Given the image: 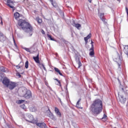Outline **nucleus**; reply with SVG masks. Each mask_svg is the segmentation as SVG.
I'll return each mask as SVG.
<instances>
[{
  "mask_svg": "<svg viewBox=\"0 0 128 128\" xmlns=\"http://www.w3.org/2000/svg\"><path fill=\"white\" fill-rule=\"evenodd\" d=\"M26 52H30V54H32V52H30V49L29 48H24Z\"/></svg>",
  "mask_w": 128,
  "mask_h": 128,
  "instance_id": "b1692460",
  "label": "nucleus"
},
{
  "mask_svg": "<svg viewBox=\"0 0 128 128\" xmlns=\"http://www.w3.org/2000/svg\"><path fill=\"white\" fill-rule=\"evenodd\" d=\"M54 80H56L58 82V84H60V81L58 78H56Z\"/></svg>",
  "mask_w": 128,
  "mask_h": 128,
  "instance_id": "58836bf2",
  "label": "nucleus"
},
{
  "mask_svg": "<svg viewBox=\"0 0 128 128\" xmlns=\"http://www.w3.org/2000/svg\"><path fill=\"white\" fill-rule=\"evenodd\" d=\"M20 107L21 108H22L23 110H26V105H24V104L20 105Z\"/></svg>",
  "mask_w": 128,
  "mask_h": 128,
  "instance_id": "cd10ccee",
  "label": "nucleus"
},
{
  "mask_svg": "<svg viewBox=\"0 0 128 128\" xmlns=\"http://www.w3.org/2000/svg\"><path fill=\"white\" fill-rule=\"evenodd\" d=\"M126 12L127 14V16H128V8L126 7Z\"/></svg>",
  "mask_w": 128,
  "mask_h": 128,
  "instance_id": "e433bc0d",
  "label": "nucleus"
},
{
  "mask_svg": "<svg viewBox=\"0 0 128 128\" xmlns=\"http://www.w3.org/2000/svg\"><path fill=\"white\" fill-rule=\"evenodd\" d=\"M7 4L8 6H10V8H14V2L11 3L10 4Z\"/></svg>",
  "mask_w": 128,
  "mask_h": 128,
  "instance_id": "bb28decb",
  "label": "nucleus"
},
{
  "mask_svg": "<svg viewBox=\"0 0 128 128\" xmlns=\"http://www.w3.org/2000/svg\"><path fill=\"white\" fill-rule=\"evenodd\" d=\"M16 76H18L19 78H21V76H22V75H20V73H18L16 74Z\"/></svg>",
  "mask_w": 128,
  "mask_h": 128,
  "instance_id": "4c0bfd02",
  "label": "nucleus"
},
{
  "mask_svg": "<svg viewBox=\"0 0 128 128\" xmlns=\"http://www.w3.org/2000/svg\"><path fill=\"white\" fill-rule=\"evenodd\" d=\"M90 110L94 116L100 114L102 112V102L100 99L94 100L90 106Z\"/></svg>",
  "mask_w": 128,
  "mask_h": 128,
  "instance_id": "f257e3e1",
  "label": "nucleus"
},
{
  "mask_svg": "<svg viewBox=\"0 0 128 128\" xmlns=\"http://www.w3.org/2000/svg\"><path fill=\"white\" fill-rule=\"evenodd\" d=\"M12 1L11 0H8L7 1L8 4H12Z\"/></svg>",
  "mask_w": 128,
  "mask_h": 128,
  "instance_id": "72a5a7b5",
  "label": "nucleus"
},
{
  "mask_svg": "<svg viewBox=\"0 0 128 128\" xmlns=\"http://www.w3.org/2000/svg\"><path fill=\"white\" fill-rule=\"evenodd\" d=\"M78 64V68H80V66H82V62H80V60L78 61V62H76Z\"/></svg>",
  "mask_w": 128,
  "mask_h": 128,
  "instance_id": "c756f323",
  "label": "nucleus"
},
{
  "mask_svg": "<svg viewBox=\"0 0 128 128\" xmlns=\"http://www.w3.org/2000/svg\"><path fill=\"white\" fill-rule=\"evenodd\" d=\"M10 82V80L6 77L4 78L3 80L2 81L3 84H4V86H6V88L8 86V84Z\"/></svg>",
  "mask_w": 128,
  "mask_h": 128,
  "instance_id": "6e6552de",
  "label": "nucleus"
},
{
  "mask_svg": "<svg viewBox=\"0 0 128 128\" xmlns=\"http://www.w3.org/2000/svg\"><path fill=\"white\" fill-rule=\"evenodd\" d=\"M2 72H6L4 66L0 67V74H2Z\"/></svg>",
  "mask_w": 128,
  "mask_h": 128,
  "instance_id": "4be33fe9",
  "label": "nucleus"
},
{
  "mask_svg": "<svg viewBox=\"0 0 128 128\" xmlns=\"http://www.w3.org/2000/svg\"><path fill=\"white\" fill-rule=\"evenodd\" d=\"M0 36H4V34L2 32H0Z\"/></svg>",
  "mask_w": 128,
  "mask_h": 128,
  "instance_id": "ea45409f",
  "label": "nucleus"
},
{
  "mask_svg": "<svg viewBox=\"0 0 128 128\" xmlns=\"http://www.w3.org/2000/svg\"><path fill=\"white\" fill-rule=\"evenodd\" d=\"M75 60H76V62H78L80 61V57H78V56H77L76 54L75 55Z\"/></svg>",
  "mask_w": 128,
  "mask_h": 128,
  "instance_id": "a878e982",
  "label": "nucleus"
},
{
  "mask_svg": "<svg viewBox=\"0 0 128 128\" xmlns=\"http://www.w3.org/2000/svg\"><path fill=\"white\" fill-rule=\"evenodd\" d=\"M43 68H44V70H46V67L44 66H43Z\"/></svg>",
  "mask_w": 128,
  "mask_h": 128,
  "instance_id": "49530a36",
  "label": "nucleus"
},
{
  "mask_svg": "<svg viewBox=\"0 0 128 128\" xmlns=\"http://www.w3.org/2000/svg\"><path fill=\"white\" fill-rule=\"evenodd\" d=\"M119 98H120V102L122 104H124V102H126V99L124 97V96H119Z\"/></svg>",
  "mask_w": 128,
  "mask_h": 128,
  "instance_id": "9b49d317",
  "label": "nucleus"
},
{
  "mask_svg": "<svg viewBox=\"0 0 128 128\" xmlns=\"http://www.w3.org/2000/svg\"><path fill=\"white\" fill-rule=\"evenodd\" d=\"M36 20H37V22L38 24H42V19H40V18H38V17L36 18Z\"/></svg>",
  "mask_w": 128,
  "mask_h": 128,
  "instance_id": "393cba45",
  "label": "nucleus"
},
{
  "mask_svg": "<svg viewBox=\"0 0 128 128\" xmlns=\"http://www.w3.org/2000/svg\"><path fill=\"white\" fill-rule=\"evenodd\" d=\"M90 50H91L90 52V56H94V45H92V48H90Z\"/></svg>",
  "mask_w": 128,
  "mask_h": 128,
  "instance_id": "f8f14e48",
  "label": "nucleus"
},
{
  "mask_svg": "<svg viewBox=\"0 0 128 128\" xmlns=\"http://www.w3.org/2000/svg\"><path fill=\"white\" fill-rule=\"evenodd\" d=\"M50 1L52 2V4L54 8H56L58 6V4H56V2H54V0H50Z\"/></svg>",
  "mask_w": 128,
  "mask_h": 128,
  "instance_id": "a211bd4d",
  "label": "nucleus"
},
{
  "mask_svg": "<svg viewBox=\"0 0 128 128\" xmlns=\"http://www.w3.org/2000/svg\"><path fill=\"white\" fill-rule=\"evenodd\" d=\"M59 86L60 88H62V84H60H60H59Z\"/></svg>",
  "mask_w": 128,
  "mask_h": 128,
  "instance_id": "c03bdc74",
  "label": "nucleus"
},
{
  "mask_svg": "<svg viewBox=\"0 0 128 128\" xmlns=\"http://www.w3.org/2000/svg\"><path fill=\"white\" fill-rule=\"evenodd\" d=\"M54 70L55 72H58V74H59L60 76H62V72H60V70L58 68H54Z\"/></svg>",
  "mask_w": 128,
  "mask_h": 128,
  "instance_id": "6ab92c4d",
  "label": "nucleus"
},
{
  "mask_svg": "<svg viewBox=\"0 0 128 128\" xmlns=\"http://www.w3.org/2000/svg\"><path fill=\"white\" fill-rule=\"evenodd\" d=\"M4 128H12V126L8 123H4Z\"/></svg>",
  "mask_w": 128,
  "mask_h": 128,
  "instance_id": "dca6fc26",
  "label": "nucleus"
},
{
  "mask_svg": "<svg viewBox=\"0 0 128 128\" xmlns=\"http://www.w3.org/2000/svg\"><path fill=\"white\" fill-rule=\"evenodd\" d=\"M42 33L43 34H44V30H42Z\"/></svg>",
  "mask_w": 128,
  "mask_h": 128,
  "instance_id": "79ce46f5",
  "label": "nucleus"
},
{
  "mask_svg": "<svg viewBox=\"0 0 128 128\" xmlns=\"http://www.w3.org/2000/svg\"><path fill=\"white\" fill-rule=\"evenodd\" d=\"M102 120H106V115L104 114V116L102 118Z\"/></svg>",
  "mask_w": 128,
  "mask_h": 128,
  "instance_id": "c9c22d12",
  "label": "nucleus"
},
{
  "mask_svg": "<svg viewBox=\"0 0 128 128\" xmlns=\"http://www.w3.org/2000/svg\"><path fill=\"white\" fill-rule=\"evenodd\" d=\"M72 24L74 26H75V28H78L81 26L80 24H78L73 23Z\"/></svg>",
  "mask_w": 128,
  "mask_h": 128,
  "instance_id": "412c9836",
  "label": "nucleus"
},
{
  "mask_svg": "<svg viewBox=\"0 0 128 128\" xmlns=\"http://www.w3.org/2000/svg\"><path fill=\"white\" fill-rule=\"evenodd\" d=\"M32 34H30V36H32Z\"/></svg>",
  "mask_w": 128,
  "mask_h": 128,
  "instance_id": "603ef678",
  "label": "nucleus"
},
{
  "mask_svg": "<svg viewBox=\"0 0 128 128\" xmlns=\"http://www.w3.org/2000/svg\"><path fill=\"white\" fill-rule=\"evenodd\" d=\"M16 66L17 68H18V69L20 68V66Z\"/></svg>",
  "mask_w": 128,
  "mask_h": 128,
  "instance_id": "37998d69",
  "label": "nucleus"
},
{
  "mask_svg": "<svg viewBox=\"0 0 128 128\" xmlns=\"http://www.w3.org/2000/svg\"><path fill=\"white\" fill-rule=\"evenodd\" d=\"M104 14L101 13L100 14V18L102 20L104 24H107V22H106V20H104Z\"/></svg>",
  "mask_w": 128,
  "mask_h": 128,
  "instance_id": "4468645a",
  "label": "nucleus"
},
{
  "mask_svg": "<svg viewBox=\"0 0 128 128\" xmlns=\"http://www.w3.org/2000/svg\"><path fill=\"white\" fill-rule=\"evenodd\" d=\"M22 94L26 100H29V98H31L32 96V92L30 90H27L26 88L22 90Z\"/></svg>",
  "mask_w": 128,
  "mask_h": 128,
  "instance_id": "7ed1b4c3",
  "label": "nucleus"
},
{
  "mask_svg": "<svg viewBox=\"0 0 128 128\" xmlns=\"http://www.w3.org/2000/svg\"><path fill=\"white\" fill-rule=\"evenodd\" d=\"M66 44H68V42H66Z\"/></svg>",
  "mask_w": 128,
  "mask_h": 128,
  "instance_id": "8fccbe9b",
  "label": "nucleus"
},
{
  "mask_svg": "<svg viewBox=\"0 0 128 128\" xmlns=\"http://www.w3.org/2000/svg\"><path fill=\"white\" fill-rule=\"evenodd\" d=\"M18 28L20 30H22L26 32H34V28L30 24L26 22V20H20L18 22Z\"/></svg>",
  "mask_w": 128,
  "mask_h": 128,
  "instance_id": "f03ea898",
  "label": "nucleus"
},
{
  "mask_svg": "<svg viewBox=\"0 0 128 128\" xmlns=\"http://www.w3.org/2000/svg\"><path fill=\"white\" fill-rule=\"evenodd\" d=\"M47 36L48 38L50 40H54V38H52V36L50 34H47Z\"/></svg>",
  "mask_w": 128,
  "mask_h": 128,
  "instance_id": "c85d7f7f",
  "label": "nucleus"
},
{
  "mask_svg": "<svg viewBox=\"0 0 128 128\" xmlns=\"http://www.w3.org/2000/svg\"><path fill=\"white\" fill-rule=\"evenodd\" d=\"M94 42L92 41L91 42V44H92V47L91 48H92V45H93V48H94Z\"/></svg>",
  "mask_w": 128,
  "mask_h": 128,
  "instance_id": "a19ab883",
  "label": "nucleus"
},
{
  "mask_svg": "<svg viewBox=\"0 0 128 128\" xmlns=\"http://www.w3.org/2000/svg\"><path fill=\"white\" fill-rule=\"evenodd\" d=\"M57 116H58L59 118H62V114L60 112V110L58 108L56 107L54 110Z\"/></svg>",
  "mask_w": 128,
  "mask_h": 128,
  "instance_id": "9d476101",
  "label": "nucleus"
},
{
  "mask_svg": "<svg viewBox=\"0 0 128 128\" xmlns=\"http://www.w3.org/2000/svg\"><path fill=\"white\" fill-rule=\"evenodd\" d=\"M81 100L82 99L80 98L76 104V106L78 108H80V102Z\"/></svg>",
  "mask_w": 128,
  "mask_h": 128,
  "instance_id": "5701e85b",
  "label": "nucleus"
},
{
  "mask_svg": "<svg viewBox=\"0 0 128 128\" xmlns=\"http://www.w3.org/2000/svg\"><path fill=\"white\" fill-rule=\"evenodd\" d=\"M91 36H92V34H89L86 37H85L84 38V40L86 44L88 42V40H89V38H90Z\"/></svg>",
  "mask_w": 128,
  "mask_h": 128,
  "instance_id": "aec40b11",
  "label": "nucleus"
},
{
  "mask_svg": "<svg viewBox=\"0 0 128 128\" xmlns=\"http://www.w3.org/2000/svg\"><path fill=\"white\" fill-rule=\"evenodd\" d=\"M124 54H127V56H128V45L124 46Z\"/></svg>",
  "mask_w": 128,
  "mask_h": 128,
  "instance_id": "2eb2a0df",
  "label": "nucleus"
},
{
  "mask_svg": "<svg viewBox=\"0 0 128 128\" xmlns=\"http://www.w3.org/2000/svg\"><path fill=\"white\" fill-rule=\"evenodd\" d=\"M25 68H28V61H26L25 63Z\"/></svg>",
  "mask_w": 128,
  "mask_h": 128,
  "instance_id": "7c9ffc66",
  "label": "nucleus"
},
{
  "mask_svg": "<svg viewBox=\"0 0 128 128\" xmlns=\"http://www.w3.org/2000/svg\"><path fill=\"white\" fill-rule=\"evenodd\" d=\"M2 112L0 111V120H2Z\"/></svg>",
  "mask_w": 128,
  "mask_h": 128,
  "instance_id": "f704fd0d",
  "label": "nucleus"
},
{
  "mask_svg": "<svg viewBox=\"0 0 128 128\" xmlns=\"http://www.w3.org/2000/svg\"><path fill=\"white\" fill-rule=\"evenodd\" d=\"M24 102V100H19L17 102V103L18 104H22V102Z\"/></svg>",
  "mask_w": 128,
  "mask_h": 128,
  "instance_id": "2f4dec72",
  "label": "nucleus"
},
{
  "mask_svg": "<svg viewBox=\"0 0 128 128\" xmlns=\"http://www.w3.org/2000/svg\"><path fill=\"white\" fill-rule=\"evenodd\" d=\"M33 59L35 60L36 64H40V58L38 57V54L37 56H34Z\"/></svg>",
  "mask_w": 128,
  "mask_h": 128,
  "instance_id": "ddd939ff",
  "label": "nucleus"
},
{
  "mask_svg": "<svg viewBox=\"0 0 128 128\" xmlns=\"http://www.w3.org/2000/svg\"><path fill=\"white\" fill-rule=\"evenodd\" d=\"M88 2H89L90 4V2H92V0H88Z\"/></svg>",
  "mask_w": 128,
  "mask_h": 128,
  "instance_id": "a18cd8bd",
  "label": "nucleus"
},
{
  "mask_svg": "<svg viewBox=\"0 0 128 128\" xmlns=\"http://www.w3.org/2000/svg\"><path fill=\"white\" fill-rule=\"evenodd\" d=\"M13 40L14 42V46H16V48H18V45L16 44V40H14V38H13Z\"/></svg>",
  "mask_w": 128,
  "mask_h": 128,
  "instance_id": "473e14b6",
  "label": "nucleus"
},
{
  "mask_svg": "<svg viewBox=\"0 0 128 128\" xmlns=\"http://www.w3.org/2000/svg\"><path fill=\"white\" fill-rule=\"evenodd\" d=\"M121 90H122V92H124V88H122Z\"/></svg>",
  "mask_w": 128,
  "mask_h": 128,
  "instance_id": "de8ad7c7",
  "label": "nucleus"
},
{
  "mask_svg": "<svg viewBox=\"0 0 128 128\" xmlns=\"http://www.w3.org/2000/svg\"><path fill=\"white\" fill-rule=\"evenodd\" d=\"M26 120L31 124H36V120H34V116L31 114H26V116L25 117Z\"/></svg>",
  "mask_w": 128,
  "mask_h": 128,
  "instance_id": "20e7f679",
  "label": "nucleus"
},
{
  "mask_svg": "<svg viewBox=\"0 0 128 128\" xmlns=\"http://www.w3.org/2000/svg\"><path fill=\"white\" fill-rule=\"evenodd\" d=\"M14 18L16 20H18V18H20V13L16 12L14 14Z\"/></svg>",
  "mask_w": 128,
  "mask_h": 128,
  "instance_id": "f3484780",
  "label": "nucleus"
},
{
  "mask_svg": "<svg viewBox=\"0 0 128 128\" xmlns=\"http://www.w3.org/2000/svg\"><path fill=\"white\" fill-rule=\"evenodd\" d=\"M46 115L47 116H48V118H50L51 120H56V118L54 116V114H52V113L50 109L46 111Z\"/></svg>",
  "mask_w": 128,
  "mask_h": 128,
  "instance_id": "39448f33",
  "label": "nucleus"
},
{
  "mask_svg": "<svg viewBox=\"0 0 128 128\" xmlns=\"http://www.w3.org/2000/svg\"><path fill=\"white\" fill-rule=\"evenodd\" d=\"M36 124L38 126H39V128H46V126L45 123H44V122L38 123L36 122V124Z\"/></svg>",
  "mask_w": 128,
  "mask_h": 128,
  "instance_id": "1a4fd4ad",
  "label": "nucleus"
},
{
  "mask_svg": "<svg viewBox=\"0 0 128 128\" xmlns=\"http://www.w3.org/2000/svg\"><path fill=\"white\" fill-rule=\"evenodd\" d=\"M118 2L119 1V0H117Z\"/></svg>",
  "mask_w": 128,
  "mask_h": 128,
  "instance_id": "3c124183",
  "label": "nucleus"
},
{
  "mask_svg": "<svg viewBox=\"0 0 128 128\" xmlns=\"http://www.w3.org/2000/svg\"><path fill=\"white\" fill-rule=\"evenodd\" d=\"M16 84L15 82H10L8 84V86H7V88H9V90H12L14 88H16Z\"/></svg>",
  "mask_w": 128,
  "mask_h": 128,
  "instance_id": "423d86ee",
  "label": "nucleus"
},
{
  "mask_svg": "<svg viewBox=\"0 0 128 128\" xmlns=\"http://www.w3.org/2000/svg\"><path fill=\"white\" fill-rule=\"evenodd\" d=\"M1 24H2V21H1Z\"/></svg>",
  "mask_w": 128,
  "mask_h": 128,
  "instance_id": "09e8293b",
  "label": "nucleus"
},
{
  "mask_svg": "<svg viewBox=\"0 0 128 128\" xmlns=\"http://www.w3.org/2000/svg\"><path fill=\"white\" fill-rule=\"evenodd\" d=\"M114 62H118L119 66H120V64H122V59L120 58V54L117 53V56L114 58Z\"/></svg>",
  "mask_w": 128,
  "mask_h": 128,
  "instance_id": "0eeeda50",
  "label": "nucleus"
}]
</instances>
